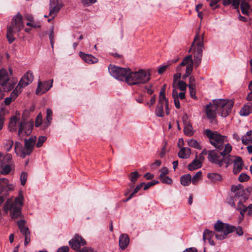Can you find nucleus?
I'll use <instances>...</instances> for the list:
<instances>
[{"label":"nucleus","instance_id":"nucleus-53","mask_svg":"<svg viewBox=\"0 0 252 252\" xmlns=\"http://www.w3.org/2000/svg\"><path fill=\"white\" fill-rule=\"evenodd\" d=\"M242 143L245 145H247L250 143H252V137H247V136H243L242 137Z\"/></svg>","mask_w":252,"mask_h":252},{"label":"nucleus","instance_id":"nucleus-26","mask_svg":"<svg viewBox=\"0 0 252 252\" xmlns=\"http://www.w3.org/2000/svg\"><path fill=\"white\" fill-rule=\"evenodd\" d=\"M251 113H252V103L249 102L242 108L240 114L243 116H246Z\"/></svg>","mask_w":252,"mask_h":252},{"label":"nucleus","instance_id":"nucleus-40","mask_svg":"<svg viewBox=\"0 0 252 252\" xmlns=\"http://www.w3.org/2000/svg\"><path fill=\"white\" fill-rule=\"evenodd\" d=\"M216 234L214 232L210 231L208 229H206L204 231L203 239L205 241L206 239H210L214 236Z\"/></svg>","mask_w":252,"mask_h":252},{"label":"nucleus","instance_id":"nucleus-17","mask_svg":"<svg viewBox=\"0 0 252 252\" xmlns=\"http://www.w3.org/2000/svg\"><path fill=\"white\" fill-rule=\"evenodd\" d=\"M53 80L42 82H38V86L36 90V94L37 95H41L49 90L52 87Z\"/></svg>","mask_w":252,"mask_h":252},{"label":"nucleus","instance_id":"nucleus-23","mask_svg":"<svg viewBox=\"0 0 252 252\" xmlns=\"http://www.w3.org/2000/svg\"><path fill=\"white\" fill-rule=\"evenodd\" d=\"M79 55L82 60L88 63H94L98 62L97 59L91 54H86L80 52Z\"/></svg>","mask_w":252,"mask_h":252},{"label":"nucleus","instance_id":"nucleus-7","mask_svg":"<svg viewBox=\"0 0 252 252\" xmlns=\"http://www.w3.org/2000/svg\"><path fill=\"white\" fill-rule=\"evenodd\" d=\"M9 77L7 72L5 69H2L0 70V100L4 97V94L2 91L8 92L11 91L14 85L9 81Z\"/></svg>","mask_w":252,"mask_h":252},{"label":"nucleus","instance_id":"nucleus-50","mask_svg":"<svg viewBox=\"0 0 252 252\" xmlns=\"http://www.w3.org/2000/svg\"><path fill=\"white\" fill-rule=\"evenodd\" d=\"M28 177V173L27 172H23L20 176L21 184L22 186L26 184Z\"/></svg>","mask_w":252,"mask_h":252},{"label":"nucleus","instance_id":"nucleus-15","mask_svg":"<svg viewBox=\"0 0 252 252\" xmlns=\"http://www.w3.org/2000/svg\"><path fill=\"white\" fill-rule=\"evenodd\" d=\"M218 100H214L213 104L207 105L206 107L207 117L209 119H213L215 118L216 114L219 113V104Z\"/></svg>","mask_w":252,"mask_h":252},{"label":"nucleus","instance_id":"nucleus-52","mask_svg":"<svg viewBox=\"0 0 252 252\" xmlns=\"http://www.w3.org/2000/svg\"><path fill=\"white\" fill-rule=\"evenodd\" d=\"M161 182L163 184L171 185L172 184V180L168 176H164L163 178H159Z\"/></svg>","mask_w":252,"mask_h":252},{"label":"nucleus","instance_id":"nucleus-30","mask_svg":"<svg viewBox=\"0 0 252 252\" xmlns=\"http://www.w3.org/2000/svg\"><path fill=\"white\" fill-rule=\"evenodd\" d=\"M191 154L190 149L186 147H183L178 153V156L182 158H188Z\"/></svg>","mask_w":252,"mask_h":252},{"label":"nucleus","instance_id":"nucleus-64","mask_svg":"<svg viewBox=\"0 0 252 252\" xmlns=\"http://www.w3.org/2000/svg\"><path fill=\"white\" fill-rule=\"evenodd\" d=\"M181 73H177L174 75L173 76V87H175L176 81L181 78Z\"/></svg>","mask_w":252,"mask_h":252},{"label":"nucleus","instance_id":"nucleus-61","mask_svg":"<svg viewBox=\"0 0 252 252\" xmlns=\"http://www.w3.org/2000/svg\"><path fill=\"white\" fill-rule=\"evenodd\" d=\"M189 90L191 97L192 98H195V86H193L192 85H189Z\"/></svg>","mask_w":252,"mask_h":252},{"label":"nucleus","instance_id":"nucleus-11","mask_svg":"<svg viewBox=\"0 0 252 252\" xmlns=\"http://www.w3.org/2000/svg\"><path fill=\"white\" fill-rule=\"evenodd\" d=\"M218 102L219 114L223 117L227 116L231 111L234 101L232 100L219 99Z\"/></svg>","mask_w":252,"mask_h":252},{"label":"nucleus","instance_id":"nucleus-62","mask_svg":"<svg viewBox=\"0 0 252 252\" xmlns=\"http://www.w3.org/2000/svg\"><path fill=\"white\" fill-rule=\"evenodd\" d=\"M169 64H166L163 66H160L158 69V73L159 74H163L165 70L167 69V68L169 66Z\"/></svg>","mask_w":252,"mask_h":252},{"label":"nucleus","instance_id":"nucleus-41","mask_svg":"<svg viewBox=\"0 0 252 252\" xmlns=\"http://www.w3.org/2000/svg\"><path fill=\"white\" fill-rule=\"evenodd\" d=\"M239 198H240V197H238V195L235 194L234 196H231L229 198H227V202L231 207L235 208V202Z\"/></svg>","mask_w":252,"mask_h":252},{"label":"nucleus","instance_id":"nucleus-48","mask_svg":"<svg viewBox=\"0 0 252 252\" xmlns=\"http://www.w3.org/2000/svg\"><path fill=\"white\" fill-rule=\"evenodd\" d=\"M46 119L48 124L46 126H44L47 127L51 123V120L52 119V111L50 109H48L47 110Z\"/></svg>","mask_w":252,"mask_h":252},{"label":"nucleus","instance_id":"nucleus-56","mask_svg":"<svg viewBox=\"0 0 252 252\" xmlns=\"http://www.w3.org/2000/svg\"><path fill=\"white\" fill-rule=\"evenodd\" d=\"M250 177L245 173H242L240 175L238 180L240 182H244L249 180Z\"/></svg>","mask_w":252,"mask_h":252},{"label":"nucleus","instance_id":"nucleus-19","mask_svg":"<svg viewBox=\"0 0 252 252\" xmlns=\"http://www.w3.org/2000/svg\"><path fill=\"white\" fill-rule=\"evenodd\" d=\"M36 140V136H31L29 139H24L25 152L27 156L31 155Z\"/></svg>","mask_w":252,"mask_h":252},{"label":"nucleus","instance_id":"nucleus-27","mask_svg":"<svg viewBox=\"0 0 252 252\" xmlns=\"http://www.w3.org/2000/svg\"><path fill=\"white\" fill-rule=\"evenodd\" d=\"M202 166V163L199 160L197 159V156H196V158L191 162L190 163L188 166V168L189 170L190 171H193L195 169H197Z\"/></svg>","mask_w":252,"mask_h":252},{"label":"nucleus","instance_id":"nucleus-24","mask_svg":"<svg viewBox=\"0 0 252 252\" xmlns=\"http://www.w3.org/2000/svg\"><path fill=\"white\" fill-rule=\"evenodd\" d=\"M119 246L122 250H125L128 245L129 243V238L126 234H122L119 237Z\"/></svg>","mask_w":252,"mask_h":252},{"label":"nucleus","instance_id":"nucleus-29","mask_svg":"<svg viewBox=\"0 0 252 252\" xmlns=\"http://www.w3.org/2000/svg\"><path fill=\"white\" fill-rule=\"evenodd\" d=\"M24 197L21 192H20L19 195L16 197L14 201L11 199H8L7 200H10V204H12L13 206H20L21 207L23 205Z\"/></svg>","mask_w":252,"mask_h":252},{"label":"nucleus","instance_id":"nucleus-8","mask_svg":"<svg viewBox=\"0 0 252 252\" xmlns=\"http://www.w3.org/2000/svg\"><path fill=\"white\" fill-rule=\"evenodd\" d=\"M108 70L111 76L118 80L124 81L126 82V78L128 76L130 69L110 64L108 66Z\"/></svg>","mask_w":252,"mask_h":252},{"label":"nucleus","instance_id":"nucleus-55","mask_svg":"<svg viewBox=\"0 0 252 252\" xmlns=\"http://www.w3.org/2000/svg\"><path fill=\"white\" fill-rule=\"evenodd\" d=\"M30 112L29 110H25L22 114L21 121L26 122L30 117Z\"/></svg>","mask_w":252,"mask_h":252},{"label":"nucleus","instance_id":"nucleus-35","mask_svg":"<svg viewBox=\"0 0 252 252\" xmlns=\"http://www.w3.org/2000/svg\"><path fill=\"white\" fill-rule=\"evenodd\" d=\"M252 191V188L251 187L246 188V189H244V194H242V195L241 196L240 200L242 199L243 201H245L248 199Z\"/></svg>","mask_w":252,"mask_h":252},{"label":"nucleus","instance_id":"nucleus-51","mask_svg":"<svg viewBox=\"0 0 252 252\" xmlns=\"http://www.w3.org/2000/svg\"><path fill=\"white\" fill-rule=\"evenodd\" d=\"M159 183V182L158 181L153 180L152 182H150L147 183V184H145L144 185V190H147L149 189L150 187L156 185Z\"/></svg>","mask_w":252,"mask_h":252},{"label":"nucleus","instance_id":"nucleus-2","mask_svg":"<svg viewBox=\"0 0 252 252\" xmlns=\"http://www.w3.org/2000/svg\"><path fill=\"white\" fill-rule=\"evenodd\" d=\"M24 27L23 17L18 13L12 18L10 25L7 27L6 37L10 44L15 40L14 37V34L21 31Z\"/></svg>","mask_w":252,"mask_h":252},{"label":"nucleus","instance_id":"nucleus-37","mask_svg":"<svg viewBox=\"0 0 252 252\" xmlns=\"http://www.w3.org/2000/svg\"><path fill=\"white\" fill-rule=\"evenodd\" d=\"M187 143L188 145L191 147H193L198 150L202 149V147L196 140L190 139L188 140Z\"/></svg>","mask_w":252,"mask_h":252},{"label":"nucleus","instance_id":"nucleus-10","mask_svg":"<svg viewBox=\"0 0 252 252\" xmlns=\"http://www.w3.org/2000/svg\"><path fill=\"white\" fill-rule=\"evenodd\" d=\"M3 210L5 213L10 212V216L12 219H18L23 217L22 214V207L20 206H15L10 204V200H7L3 207Z\"/></svg>","mask_w":252,"mask_h":252},{"label":"nucleus","instance_id":"nucleus-33","mask_svg":"<svg viewBox=\"0 0 252 252\" xmlns=\"http://www.w3.org/2000/svg\"><path fill=\"white\" fill-rule=\"evenodd\" d=\"M165 103H159L158 102V104L156 108L155 114L157 116L159 117H163L164 116L163 111V105Z\"/></svg>","mask_w":252,"mask_h":252},{"label":"nucleus","instance_id":"nucleus-3","mask_svg":"<svg viewBox=\"0 0 252 252\" xmlns=\"http://www.w3.org/2000/svg\"><path fill=\"white\" fill-rule=\"evenodd\" d=\"M24 27L23 17L18 13L12 18L10 25L7 27L6 37L10 44L15 40L14 37V34L21 31Z\"/></svg>","mask_w":252,"mask_h":252},{"label":"nucleus","instance_id":"nucleus-9","mask_svg":"<svg viewBox=\"0 0 252 252\" xmlns=\"http://www.w3.org/2000/svg\"><path fill=\"white\" fill-rule=\"evenodd\" d=\"M252 0H223L222 3L224 6H227L232 4V6L235 9L239 8L241 4V9L243 14L247 15L248 10L250 8V3Z\"/></svg>","mask_w":252,"mask_h":252},{"label":"nucleus","instance_id":"nucleus-21","mask_svg":"<svg viewBox=\"0 0 252 252\" xmlns=\"http://www.w3.org/2000/svg\"><path fill=\"white\" fill-rule=\"evenodd\" d=\"M33 79V75L32 72L28 71L21 79L19 85L23 88L26 87L31 83Z\"/></svg>","mask_w":252,"mask_h":252},{"label":"nucleus","instance_id":"nucleus-47","mask_svg":"<svg viewBox=\"0 0 252 252\" xmlns=\"http://www.w3.org/2000/svg\"><path fill=\"white\" fill-rule=\"evenodd\" d=\"M207 1L209 2V5L213 9L218 8L220 6L218 3L220 0H207Z\"/></svg>","mask_w":252,"mask_h":252},{"label":"nucleus","instance_id":"nucleus-12","mask_svg":"<svg viewBox=\"0 0 252 252\" xmlns=\"http://www.w3.org/2000/svg\"><path fill=\"white\" fill-rule=\"evenodd\" d=\"M232 149V146L229 143H227L225 145L224 149L220 152V155H221L222 157V166L223 163H225L226 168L228 167L231 163L233 162V160H232L231 158L232 156L229 154Z\"/></svg>","mask_w":252,"mask_h":252},{"label":"nucleus","instance_id":"nucleus-4","mask_svg":"<svg viewBox=\"0 0 252 252\" xmlns=\"http://www.w3.org/2000/svg\"><path fill=\"white\" fill-rule=\"evenodd\" d=\"M204 47L203 34L200 37L198 32L196 34L189 50V52L191 51L194 52V64L195 67H197L201 63Z\"/></svg>","mask_w":252,"mask_h":252},{"label":"nucleus","instance_id":"nucleus-43","mask_svg":"<svg viewBox=\"0 0 252 252\" xmlns=\"http://www.w3.org/2000/svg\"><path fill=\"white\" fill-rule=\"evenodd\" d=\"M140 177V175L137 171H134L130 173L129 175V179L131 182H135L137 181L138 178Z\"/></svg>","mask_w":252,"mask_h":252},{"label":"nucleus","instance_id":"nucleus-5","mask_svg":"<svg viewBox=\"0 0 252 252\" xmlns=\"http://www.w3.org/2000/svg\"><path fill=\"white\" fill-rule=\"evenodd\" d=\"M203 134L209 139L210 143L219 151L224 149L225 145L224 142H226L227 137L221 135L216 131H212L210 129L204 130Z\"/></svg>","mask_w":252,"mask_h":252},{"label":"nucleus","instance_id":"nucleus-1","mask_svg":"<svg viewBox=\"0 0 252 252\" xmlns=\"http://www.w3.org/2000/svg\"><path fill=\"white\" fill-rule=\"evenodd\" d=\"M149 70L139 69L137 71H132L130 69L126 83L129 85H140L148 82L151 79Z\"/></svg>","mask_w":252,"mask_h":252},{"label":"nucleus","instance_id":"nucleus-13","mask_svg":"<svg viewBox=\"0 0 252 252\" xmlns=\"http://www.w3.org/2000/svg\"><path fill=\"white\" fill-rule=\"evenodd\" d=\"M221 151L218 150H212L208 152V160L212 163L218 165L219 167L222 166Z\"/></svg>","mask_w":252,"mask_h":252},{"label":"nucleus","instance_id":"nucleus-38","mask_svg":"<svg viewBox=\"0 0 252 252\" xmlns=\"http://www.w3.org/2000/svg\"><path fill=\"white\" fill-rule=\"evenodd\" d=\"M12 165V164H2V166H1L2 167V169L0 172V173L2 175L8 174L11 170Z\"/></svg>","mask_w":252,"mask_h":252},{"label":"nucleus","instance_id":"nucleus-49","mask_svg":"<svg viewBox=\"0 0 252 252\" xmlns=\"http://www.w3.org/2000/svg\"><path fill=\"white\" fill-rule=\"evenodd\" d=\"M47 137L46 136H40L38 138L37 142L36 144L37 147H41L44 142L46 140Z\"/></svg>","mask_w":252,"mask_h":252},{"label":"nucleus","instance_id":"nucleus-58","mask_svg":"<svg viewBox=\"0 0 252 252\" xmlns=\"http://www.w3.org/2000/svg\"><path fill=\"white\" fill-rule=\"evenodd\" d=\"M83 5L85 6H89L95 3L96 0H81Z\"/></svg>","mask_w":252,"mask_h":252},{"label":"nucleus","instance_id":"nucleus-59","mask_svg":"<svg viewBox=\"0 0 252 252\" xmlns=\"http://www.w3.org/2000/svg\"><path fill=\"white\" fill-rule=\"evenodd\" d=\"M62 6L61 0H50V7Z\"/></svg>","mask_w":252,"mask_h":252},{"label":"nucleus","instance_id":"nucleus-57","mask_svg":"<svg viewBox=\"0 0 252 252\" xmlns=\"http://www.w3.org/2000/svg\"><path fill=\"white\" fill-rule=\"evenodd\" d=\"M178 85L180 90L182 91H186L187 89V85L183 81H178Z\"/></svg>","mask_w":252,"mask_h":252},{"label":"nucleus","instance_id":"nucleus-60","mask_svg":"<svg viewBox=\"0 0 252 252\" xmlns=\"http://www.w3.org/2000/svg\"><path fill=\"white\" fill-rule=\"evenodd\" d=\"M144 184L145 183L143 182L138 185L136 187V188L133 189V191L131 193V194H133V197L135 196V194L141 189Z\"/></svg>","mask_w":252,"mask_h":252},{"label":"nucleus","instance_id":"nucleus-31","mask_svg":"<svg viewBox=\"0 0 252 252\" xmlns=\"http://www.w3.org/2000/svg\"><path fill=\"white\" fill-rule=\"evenodd\" d=\"M19 118L16 116L12 117L10 121L9 124V128L10 131H15L17 129L16 125L19 121Z\"/></svg>","mask_w":252,"mask_h":252},{"label":"nucleus","instance_id":"nucleus-44","mask_svg":"<svg viewBox=\"0 0 252 252\" xmlns=\"http://www.w3.org/2000/svg\"><path fill=\"white\" fill-rule=\"evenodd\" d=\"M184 132L185 134L187 136H192L193 134V132L192 131V127L191 125L185 126L184 129Z\"/></svg>","mask_w":252,"mask_h":252},{"label":"nucleus","instance_id":"nucleus-39","mask_svg":"<svg viewBox=\"0 0 252 252\" xmlns=\"http://www.w3.org/2000/svg\"><path fill=\"white\" fill-rule=\"evenodd\" d=\"M1 162V166H2V164H12L13 161H12V156L10 154L6 155L4 157H3Z\"/></svg>","mask_w":252,"mask_h":252},{"label":"nucleus","instance_id":"nucleus-42","mask_svg":"<svg viewBox=\"0 0 252 252\" xmlns=\"http://www.w3.org/2000/svg\"><path fill=\"white\" fill-rule=\"evenodd\" d=\"M189 63H190L189 64H191L192 63V65H193V62L192 61L191 55H189L185 57L180 63V66H185L188 64Z\"/></svg>","mask_w":252,"mask_h":252},{"label":"nucleus","instance_id":"nucleus-6","mask_svg":"<svg viewBox=\"0 0 252 252\" xmlns=\"http://www.w3.org/2000/svg\"><path fill=\"white\" fill-rule=\"evenodd\" d=\"M214 228L218 232H223V234H216L215 237L217 239L222 240L224 239L227 235L231 233L235 230V227L227 223H224L220 220H218L214 224Z\"/></svg>","mask_w":252,"mask_h":252},{"label":"nucleus","instance_id":"nucleus-34","mask_svg":"<svg viewBox=\"0 0 252 252\" xmlns=\"http://www.w3.org/2000/svg\"><path fill=\"white\" fill-rule=\"evenodd\" d=\"M207 177L214 183L220 182L222 180L221 176L218 173H208Z\"/></svg>","mask_w":252,"mask_h":252},{"label":"nucleus","instance_id":"nucleus-25","mask_svg":"<svg viewBox=\"0 0 252 252\" xmlns=\"http://www.w3.org/2000/svg\"><path fill=\"white\" fill-rule=\"evenodd\" d=\"M15 153L22 158H25L27 156L25 152L24 146L19 142H16L14 148Z\"/></svg>","mask_w":252,"mask_h":252},{"label":"nucleus","instance_id":"nucleus-14","mask_svg":"<svg viewBox=\"0 0 252 252\" xmlns=\"http://www.w3.org/2000/svg\"><path fill=\"white\" fill-rule=\"evenodd\" d=\"M69 245L74 250L79 252L81 246L86 245V241L81 236L76 234L75 236L69 241Z\"/></svg>","mask_w":252,"mask_h":252},{"label":"nucleus","instance_id":"nucleus-22","mask_svg":"<svg viewBox=\"0 0 252 252\" xmlns=\"http://www.w3.org/2000/svg\"><path fill=\"white\" fill-rule=\"evenodd\" d=\"M13 189L12 185L9 184V181L5 178H0V194L4 191L8 192Z\"/></svg>","mask_w":252,"mask_h":252},{"label":"nucleus","instance_id":"nucleus-20","mask_svg":"<svg viewBox=\"0 0 252 252\" xmlns=\"http://www.w3.org/2000/svg\"><path fill=\"white\" fill-rule=\"evenodd\" d=\"M234 158L233 172L234 174L237 175L243 169L244 163L241 157L236 156Z\"/></svg>","mask_w":252,"mask_h":252},{"label":"nucleus","instance_id":"nucleus-28","mask_svg":"<svg viewBox=\"0 0 252 252\" xmlns=\"http://www.w3.org/2000/svg\"><path fill=\"white\" fill-rule=\"evenodd\" d=\"M244 187L241 184H239L237 186L233 185L231 188V191L235 193L238 197H241L242 194H244Z\"/></svg>","mask_w":252,"mask_h":252},{"label":"nucleus","instance_id":"nucleus-36","mask_svg":"<svg viewBox=\"0 0 252 252\" xmlns=\"http://www.w3.org/2000/svg\"><path fill=\"white\" fill-rule=\"evenodd\" d=\"M62 7V6L50 7V12L48 16H52V18H54Z\"/></svg>","mask_w":252,"mask_h":252},{"label":"nucleus","instance_id":"nucleus-16","mask_svg":"<svg viewBox=\"0 0 252 252\" xmlns=\"http://www.w3.org/2000/svg\"><path fill=\"white\" fill-rule=\"evenodd\" d=\"M33 127V122L32 121L30 122L21 121L20 123L18 133L19 136L24 131L26 135H30Z\"/></svg>","mask_w":252,"mask_h":252},{"label":"nucleus","instance_id":"nucleus-32","mask_svg":"<svg viewBox=\"0 0 252 252\" xmlns=\"http://www.w3.org/2000/svg\"><path fill=\"white\" fill-rule=\"evenodd\" d=\"M181 184L184 186H189L191 182V176L189 174L182 176L180 178Z\"/></svg>","mask_w":252,"mask_h":252},{"label":"nucleus","instance_id":"nucleus-54","mask_svg":"<svg viewBox=\"0 0 252 252\" xmlns=\"http://www.w3.org/2000/svg\"><path fill=\"white\" fill-rule=\"evenodd\" d=\"M42 122V116L41 113H40L38 114L36 118L35 126L37 127H39Z\"/></svg>","mask_w":252,"mask_h":252},{"label":"nucleus","instance_id":"nucleus-18","mask_svg":"<svg viewBox=\"0 0 252 252\" xmlns=\"http://www.w3.org/2000/svg\"><path fill=\"white\" fill-rule=\"evenodd\" d=\"M244 201L241 200H239V204L236 208L237 210L240 212L241 217H240V220H243L245 213L248 216H252V204L249 205L248 207H246L242 203Z\"/></svg>","mask_w":252,"mask_h":252},{"label":"nucleus","instance_id":"nucleus-63","mask_svg":"<svg viewBox=\"0 0 252 252\" xmlns=\"http://www.w3.org/2000/svg\"><path fill=\"white\" fill-rule=\"evenodd\" d=\"M160 174L159 178H163L168 173V170L166 167H163L160 170Z\"/></svg>","mask_w":252,"mask_h":252},{"label":"nucleus","instance_id":"nucleus-46","mask_svg":"<svg viewBox=\"0 0 252 252\" xmlns=\"http://www.w3.org/2000/svg\"><path fill=\"white\" fill-rule=\"evenodd\" d=\"M201 176L202 172L201 171L197 172L196 174L191 178L192 183L194 185H196Z\"/></svg>","mask_w":252,"mask_h":252},{"label":"nucleus","instance_id":"nucleus-45","mask_svg":"<svg viewBox=\"0 0 252 252\" xmlns=\"http://www.w3.org/2000/svg\"><path fill=\"white\" fill-rule=\"evenodd\" d=\"M193 69L192 63L191 64H188L186 66V73L183 76V79H186L191 73Z\"/></svg>","mask_w":252,"mask_h":252}]
</instances>
